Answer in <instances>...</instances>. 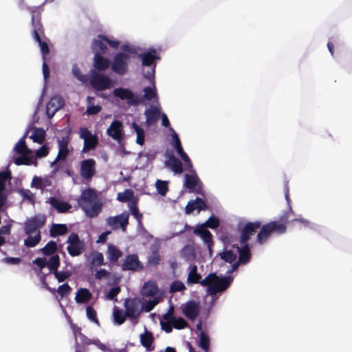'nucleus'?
<instances>
[{"instance_id":"49530a36","label":"nucleus","mask_w":352,"mask_h":352,"mask_svg":"<svg viewBox=\"0 0 352 352\" xmlns=\"http://www.w3.org/2000/svg\"><path fill=\"white\" fill-rule=\"evenodd\" d=\"M132 126L137 134L136 143L142 146L144 144V131L137 123L133 122Z\"/></svg>"},{"instance_id":"13d9d810","label":"nucleus","mask_w":352,"mask_h":352,"mask_svg":"<svg viewBox=\"0 0 352 352\" xmlns=\"http://www.w3.org/2000/svg\"><path fill=\"white\" fill-rule=\"evenodd\" d=\"M178 155L180 156V157L184 162L186 170L190 173L195 172L193 170L192 163L190 157H188V155L185 153V151H184Z\"/></svg>"},{"instance_id":"5fc2aeb1","label":"nucleus","mask_w":352,"mask_h":352,"mask_svg":"<svg viewBox=\"0 0 352 352\" xmlns=\"http://www.w3.org/2000/svg\"><path fill=\"white\" fill-rule=\"evenodd\" d=\"M155 186H156L157 192L160 195H161L162 196L166 195V194L168 190L167 182L157 179L155 182Z\"/></svg>"},{"instance_id":"412c9836","label":"nucleus","mask_w":352,"mask_h":352,"mask_svg":"<svg viewBox=\"0 0 352 352\" xmlns=\"http://www.w3.org/2000/svg\"><path fill=\"white\" fill-rule=\"evenodd\" d=\"M241 248H239L238 245H234L233 248H236L239 253V262L242 264H245L250 261L252 254L250 250L248 243H241Z\"/></svg>"},{"instance_id":"f8f14e48","label":"nucleus","mask_w":352,"mask_h":352,"mask_svg":"<svg viewBox=\"0 0 352 352\" xmlns=\"http://www.w3.org/2000/svg\"><path fill=\"white\" fill-rule=\"evenodd\" d=\"M262 223L259 221L254 222H248L245 226L239 229L240 234V243H248L250 236L254 234L258 229L261 226Z\"/></svg>"},{"instance_id":"0eeeda50","label":"nucleus","mask_w":352,"mask_h":352,"mask_svg":"<svg viewBox=\"0 0 352 352\" xmlns=\"http://www.w3.org/2000/svg\"><path fill=\"white\" fill-rule=\"evenodd\" d=\"M129 55L124 52L117 53L111 63V70L119 76H124L129 69Z\"/></svg>"},{"instance_id":"6e6552de","label":"nucleus","mask_w":352,"mask_h":352,"mask_svg":"<svg viewBox=\"0 0 352 352\" xmlns=\"http://www.w3.org/2000/svg\"><path fill=\"white\" fill-rule=\"evenodd\" d=\"M67 243H69L67 250L71 256H79L85 251V244L76 233L70 234Z\"/></svg>"},{"instance_id":"7ed1b4c3","label":"nucleus","mask_w":352,"mask_h":352,"mask_svg":"<svg viewBox=\"0 0 352 352\" xmlns=\"http://www.w3.org/2000/svg\"><path fill=\"white\" fill-rule=\"evenodd\" d=\"M46 222L44 215L36 214L30 219H27L24 223V230L28 235L24 240V245L28 248L36 246L41 241V232L40 229L43 228Z\"/></svg>"},{"instance_id":"c756f323","label":"nucleus","mask_w":352,"mask_h":352,"mask_svg":"<svg viewBox=\"0 0 352 352\" xmlns=\"http://www.w3.org/2000/svg\"><path fill=\"white\" fill-rule=\"evenodd\" d=\"M122 254V252L116 245L112 244L108 245L107 256L111 263L117 262Z\"/></svg>"},{"instance_id":"680f3d73","label":"nucleus","mask_w":352,"mask_h":352,"mask_svg":"<svg viewBox=\"0 0 352 352\" xmlns=\"http://www.w3.org/2000/svg\"><path fill=\"white\" fill-rule=\"evenodd\" d=\"M204 228H209L211 229H215L219 226V219L214 216H211L204 224Z\"/></svg>"},{"instance_id":"aec40b11","label":"nucleus","mask_w":352,"mask_h":352,"mask_svg":"<svg viewBox=\"0 0 352 352\" xmlns=\"http://www.w3.org/2000/svg\"><path fill=\"white\" fill-rule=\"evenodd\" d=\"M91 206H89V204H81V208L85 211L87 216L93 218L97 217L101 212L102 204L99 201L91 203Z\"/></svg>"},{"instance_id":"bb28decb","label":"nucleus","mask_w":352,"mask_h":352,"mask_svg":"<svg viewBox=\"0 0 352 352\" xmlns=\"http://www.w3.org/2000/svg\"><path fill=\"white\" fill-rule=\"evenodd\" d=\"M158 291V287L155 282L148 281L144 284L141 289V294L146 297L154 296Z\"/></svg>"},{"instance_id":"423d86ee","label":"nucleus","mask_w":352,"mask_h":352,"mask_svg":"<svg viewBox=\"0 0 352 352\" xmlns=\"http://www.w3.org/2000/svg\"><path fill=\"white\" fill-rule=\"evenodd\" d=\"M138 58L142 60L143 66H153L151 71L147 72L144 74V78L148 80H153L155 78V72L156 64L155 60L160 59V56L157 54L155 50H150L149 51L140 54Z\"/></svg>"},{"instance_id":"4c0bfd02","label":"nucleus","mask_w":352,"mask_h":352,"mask_svg":"<svg viewBox=\"0 0 352 352\" xmlns=\"http://www.w3.org/2000/svg\"><path fill=\"white\" fill-rule=\"evenodd\" d=\"M46 133L43 128H34L30 138L38 144H43L45 140Z\"/></svg>"},{"instance_id":"4d7b16f0","label":"nucleus","mask_w":352,"mask_h":352,"mask_svg":"<svg viewBox=\"0 0 352 352\" xmlns=\"http://www.w3.org/2000/svg\"><path fill=\"white\" fill-rule=\"evenodd\" d=\"M219 255L222 260L229 263L234 262L236 258V254H234L232 250H226Z\"/></svg>"},{"instance_id":"2eb2a0df","label":"nucleus","mask_w":352,"mask_h":352,"mask_svg":"<svg viewBox=\"0 0 352 352\" xmlns=\"http://www.w3.org/2000/svg\"><path fill=\"white\" fill-rule=\"evenodd\" d=\"M121 268L123 271L137 272L142 270L143 268L141 262L137 254H129L126 256L122 264Z\"/></svg>"},{"instance_id":"e2e57ef3","label":"nucleus","mask_w":352,"mask_h":352,"mask_svg":"<svg viewBox=\"0 0 352 352\" xmlns=\"http://www.w3.org/2000/svg\"><path fill=\"white\" fill-rule=\"evenodd\" d=\"M217 279V275L216 273H210L207 276L205 277L202 280H200V283L202 286H208L213 285L214 280Z\"/></svg>"},{"instance_id":"1a4fd4ad","label":"nucleus","mask_w":352,"mask_h":352,"mask_svg":"<svg viewBox=\"0 0 352 352\" xmlns=\"http://www.w3.org/2000/svg\"><path fill=\"white\" fill-rule=\"evenodd\" d=\"M233 281V278L230 276L224 277H219L217 276V279L214 280L213 285H210L207 289V292L211 296L216 295L226 291L231 285Z\"/></svg>"},{"instance_id":"8fccbe9b","label":"nucleus","mask_w":352,"mask_h":352,"mask_svg":"<svg viewBox=\"0 0 352 352\" xmlns=\"http://www.w3.org/2000/svg\"><path fill=\"white\" fill-rule=\"evenodd\" d=\"M91 267L101 266L104 264V256L101 252H96L92 254Z\"/></svg>"},{"instance_id":"a878e982","label":"nucleus","mask_w":352,"mask_h":352,"mask_svg":"<svg viewBox=\"0 0 352 352\" xmlns=\"http://www.w3.org/2000/svg\"><path fill=\"white\" fill-rule=\"evenodd\" d=\"M49 203L58 212L64 213L67 212L71 208V205L67 202L60 201L56 197H52L49 199Z\"/></svg>"},{"instance_id":"f704fd0d","label":"nucleus","mask_w":352,"mask_h":352,"mask_svg":"<svg viewBox=\"0 0 352 352\" xmlns=\"http://www.w3.org/2000/svg\"><path fill=\"white\" fill-rule=\"evenodd\" d=\"M182 258L187 261H192L196 258L195 249L192 245H186L180 251Z\"/></svg>"},{"instance_id":"4468645a","label":"nucleus","mask_w":352,"mask_h":352,"mask_svg":"<svg viewBox=\"0 0 352 352\" xmlns=\"http://www.w3.org/2000/svg\"><path fill=\"white\" fill-rule=\"evenodd\" d=\"M107 134L120 143L124 136L122 122L118 120H113L107 129Z\"/></svg>"},{"instance_id":"09e8293b","label":"nucleus","mask_w":352,"mask_h":352,"mask_svg":"<svg viewBox=\"0 0 352 352\" xmlns=\"http://www.w3.org/2000/svg\"><path fill=\"white\" fill-rule=\"evenodd\" d=\"M33 158L30 154L19 155L14 160L16 165H30L32 163Z\"/></svg>"},{"instance_id":"864d4df0","label":"nucleus","mask_w":352,"mask_h":352,"mask_svg":"<svg viewBox=\"0 0 352 352\" xmlns=\"http://www.w3.org/2000/svg\"><path fill=\"white\" fill-rule=\"evenodd\" d=\"M199 346L206 351H208L209 349L210 340L204 332H201L199 335Z\"/></svg>"},{"instance_id":"ea45409f","label":"nucleus","mask_w":352,"mask_h":352,"mask_svg":"<svg viewBox=\"0 0 352 352\" xmlns=\"http://www.w3.org/2000/svg\"><path fill=\"white\" fill-rule=\"evenodd\" d=\"M113 317L115 323L118 325L122 324L126 321V318H128L125 311L124 312L122 309L116 306L114 307L113 309Z\"/></svg>"},{"instance_id":"f257e3e1","label":"nucleus","mask_w":352,"mask_h":352,"mask_svg":"<svg viewBox=\"0 0 352 352\" xmlns=\"http://www.w3.org/2000/svg\"><path fill=\"white\" fill-rule=\"evenodd\" d=\"M43 3L38 6H29L28 10L32 14V36L38 43L43 57V74L46 80L50 76V69L47 63V55L50 52V48L45 36L43 25L41 23V13L43 11Z\"/></svg>"},{"instance_id":"603ef678","label":"nucleus","mask_w":352,"mask_h":352,"mask_svg":"<svg viewBox=\"0 0 352 352\" xmlns=\"http://www.w3.org/2000/svg\"><path fill=\"white\" fill-rule=\"evenodd\" d=\"M129 208L133 216L139 221L141 222L142 219V214L140 212L139 209L138 208V202L137 201H132L129 204Z\"/></svg>"},{"instance_id":"79ce46f5","label":"nucleus","mask_w":352,"mask_h":352,"mask_svg":"<svg viewBox=\"0 0 352 352\" xmlns=\"http://www.w3.org/2000/svg\"><path fill=\"white\" fill-rule=\"evenodd\" d=\"M87 108L86 110V113L89 116L96 115L98 114L102 109L101 106L100 105H94V98L91 96H87Z\"/></svg>"},{"instance_id":"9d476101","label":"nucleus","mask_w":352,"mask_h":352,"mask_svg":"<svg viewBox=\"0 0 352 352\" xmlns=\"http://www.w3.org/2000/svg\"><path fill=\"white\" fill-rule=\"evenodd\" d=\"M129 214L123 212L115 217H109L106 219L107 225L113 230L120 228L123 232H126L129 225Z\"/></svg>"},{"instance_id":"4be33fe9","label":"nucleus","mask_w":352,"mask_h":352,"mask_svg":"<svg viewBox=\"0 0 352 352\" xmlns=\"http://www.w3.org/2000/svg\"><path fill=\"white\" fill-rule=\"evenodd\" d=\"M168 160L166 162V166L171 169L175 174H182L184 172L182 162L176 158L173 154L168 155Z\"/></svg>"},{"instance_id":"20e7f679","label":"nucleus","mask_w":352,"mask_h":352,"mask_svg":"<svg viewBox=\"0 0 352 352\" xmlns=\"http://www.w3.org/2000/svg\"><path fill=\"white\" fill-rule=\"evenodd\" d=\"M141 304V300L138 298H129L124 302L125 313L134 324L138 323V318L142 311Z\"/></svg>"},{"instance_id":"5701e85b","label":"nucleus","mask_w":352,"mask_h":352,"mask_svg":"<svg viewBox=\"0 0 352 352\" xmlns=\"http://www.w3.org/2000/svg\"><path fill=\"white\" fill-rule=\"evenodd\" d=\"M193 233L199 235L203 241L207 244L209 250H211L212 245V235L210 232L204 228V226H198L193 230Z\"/></svg>"},{"instance_id":"6e6d98bb","label":"nucleus","mask_w":352,"mask_h":352,"mask_svg":"<svg viewBox=\"0 0 352 352\" xmlns=\"http://www.w3.org/2000/svg\"><path fill=\"white\" fill-rule=\"evenodd\" d=\"M58 283H62L66 280L67 278H69L72 275V272L69 270L66 271H58L56 270L55 272L53 273Z\"/></svg>"},{"instance_id":"774afa93","label":"nucleus","mask_w":352,"mask_h":352,"mask_svg":"<svg viewBox=\"0 0 352 352\" xmlns=\"http://www.w3.org/2000/svg\"><path fill=\"white\" fill-rule=\"evenodd\" d=\"M10 178L11 175L9 171L0 172V192L4 190L6 182Z\"/></svg>"},{"instance_id":"58836bf2","label":"nucleus","mask_w":352,"mask_h":352,"mask_svg":"<svg viewBox=\"0 0 352 352\" xmlns=\"http://www.w3.org/2000/svg\"><path fill=\"white\" fill-rule=\"evenodd\" d=\"M27 136V133L23 136L22 138L16 144L14 150L19 155L30 154L31 150L28 148L25 144V138Z\"/></svg>"},{"instance_id":"9b49d317","label":"nucleus","mask_w":352,"mask_h":352,"mask_svg":"<svg viewBox=\"0 0 352 352\" xmlns=\"http://www.w3.org/2000/svg\"><path fill=\"white\" fill-rule=\"evenodd\" d=\"M96 162L95 160L90 158L83 160L80 165V175L85 180H90L96 173Z\"/></svg>"},{"instance_id":"7c9ffc66","label":"nucleus","mask_w":352,"mask_h":352,"mask_svg":"<svg viewBox=\"0 0 352 352\" xmlns=\"http://www.w3.org/2000/svg\"><path fill=\"white\" fill-rule=\"evenodd\" d=\"M146 116V123L148 126H150L154 123H155L160 116V113L159 109L157 107H152L151 109H146L144 112Z\"/></svg>"},{"instance_id":"393cba45","label":"nucleus","mask_w":352,"mask_h":352,"mask_svg":"<svg viewBox=\"0 0 352 352\" xmlns=\"http://www.w3.org/2000/svg\"><path fill=\"white\" fill-rule=\"evenodd\" d=\"M69 137H62L58 140V153L57 155V160H65L69 154L68 150Z\"/></svg>"},{"instance_id":"72a5a7b5","label":"nucleus","mask_w":352,"mask_h":352,"mask_svg":"<svg viewBox=\"0 0 352 352\" xmlns=\"http://www.w3.org/2000/svg\"><path fill=\"white\" fill-rule=\"evenodd\" d=\"M91 48L94 54H104L107 52V47L104 40L99 38L94 39L92 43Z\"/></svg>"},{"instance_id":"338daca9","label":"nucleus","mask_w":352,"mask_h":352,"mask_svg":"<svg viewBox=\"0 0 352 352\" xmlns=\"http://www.w3.org/2000/svg\"><path fill=\"white\" fill-rule=\"evenodd\" d=\"M186 289L185 285L180 280L173 281L170 287V292L175 293L177 292H182Z\"/></svg>"},{"instance_id":"c9c22d12","label":"nucleus","mask_w":352,"mask_h":352,"mask_svg":"<svg viewBox=\"0 0 352 352\" xmlns=\"http://www.w3.org/2000/svg\"><path fill=\"white\" fill-rule=\"evenodd\" d=\"M190 272L188 275V283L196 284L200 282L201 275L197 273V267L195 265H190Z\"/></svg>"},{"instance_id":"69168bd1","label":"nucleus","mask_w":352,"mask_h":352,"mask_svg":"<svg viewBox=\"0 0 352 352\" xmlns=\"http://www.w3.org/2000/svg\"><path fill=\"white\" fill-rule=\"evenodd\" d=\"M81 345H80V348L81 350H83V352H85L87 351L86 346L90 344H94V340L88 338L87 336H85L82 333H80L79 334Z\"/></svg>"},{"instance_id":"de8ad7c7","label":"nucleus","mask_w":352,"mask_h":352,"mask_svg":"<svg viewBox=\"0 0 352 352\" xmlns=\"http://www.w3.org/2000/svg\"><path fill=\"white\" fill-rule=\"evenodd\" d=\"M134 198L133 191L131 189H126L122 192H119L118 194L117 199L120 202H127L132 201Z\"/></svg>"},{"instance_id":"a18cd8bd","label":"nucleus","mask_w":352,"mask_h":352,"mask_svg":"<svg viewBox=\"0 0 352 352\" xmlns=\"http://www.w3.org/2000/svg\"><path fill=\"white\" fill-rule=\"evenodd\" d=\"M41 251L45 256H52L57 251V243L50 241L41 249Z\"/></svg>"},{"instance_id":"2f4dec72","label":"nucleus","mask_w":352,"mask_h":352,"mask_svg":"<svg viewBox=\"0 0 352 352\" xmlns=\"http://www.w3.org/2000/svg\"><path fill=\"white\" fill-rule=\"evenodd\" d=\"M154 341L153 333L147 330L140 335V342L142 345L146 349L147 351H153L154 347L152 344Z\"/></svg>"},{"instance_id":"a19ab883","label":"nucleus","mask_w":352,"mask_h":352,"mask_svg":"<svg viewBox=\"0 0 352 352\" xmlns=\"http://www.w3.org/2000/svg\"><path fill=\"white\" fill-rule=\"evenodd\" d=\"M98 144V138L96 135L89 136L87 139L84 140V146L82 152H87L94 149Z\"/></svg>"},{"instance_id":"ddd939ff","label":"nucleus","mask_w":352,"mask_h":352,"mask_svg":"<svg viewBox=\"0 0 352 352\" xmlns=\"http://www.w3.org/2000/svg\"><path fill=\"white\" fill-rule=\"evenodd\" d=\"M113 93L116 97L122 100H126L129 104L138 105L142 102V99H140L128 89L122 87L116 88L113 90Z\"/></svg>"},{"instance_id":"37998d69","label":"nucleus","mask_w":352,"mask_h":352,"mask_svg":"<svg viewBox=\"0 0 352 352\" xmlns=\"http://www.w3.org/2000/svg\"><path fill=\"white\" fill-rule=\"evenodd\" d=\"M198 181L199 178L196 175L186 174L184 185L190 192H192L195 189Z\"/></svg>"},{"instance_id":"dca6fc26","label":"nucleus","mask_w":352,"mask_h":352,"mask_svg":"<svg viewBox=\"0 0 352 352\" xmlns=\"http://www.w3.org/2000/svg\"><path fill=\"white\" fill-rule=\"evenodd\" d=\"M65 104V100L62 96H54L47 104L46 113L49 118H52L54 114Z\"/></svg>"},{"instance_id":"a211bd4d","label":"nucleus","mask_w":352,"mask_h":352,"mask_svg":"<svg viewBox=\"0 0 352 352\" xmlns=\"http://www.w3.org/2000/svg\"><path fill=\"white\" fill-rule=\"evenodd\" d=\"M195 209H197L199 211L206 210L207 209L206 201L200 197H197L195 200L189 201L186 206L185 212L187 214H190Z\"/></svg>"},{"instance_id":"0e129e2a","label":"nucleus","mask_w":352,"mask_h":352,"mask_svg":"<svg viewBox=\"0 0 352 352\" xmlns=\"http://www.w3.org/2000/svg\"><path fill=\"white\" fill-rule=\"evenodd\" d=\"M173 326L176 329H183L188 327V322L182 317L175 318L172 321Z\"/></svg>"},{"instance_id":"473e14b6","label":"nucleus","mask_w":352,"mask_h":352,"mask_svg":"<svg viewBox=\"0 0 352 352\" xmlns=\"http://www.w3.org/2000/svg\"><path fill=\"white\" fill-rule=\"evenodd\" d=\"M67 232L68 228L65 224L52 223L50 229V234L52 237L64 235Z\"/></svg>"},{"instance_id":"f03ea898","label":"nucleus","mask_w":352,"mask_h":352,"mask_svg":"<svg viewBox=\"0 0 352 352\" xmlns=\"http://www.w3.org/2000/svg\"><path fill=\"white\" fill-rule=\"evenodd\" d=\"M292 209L289 207V210L285 211L276 221H272L263 226L257 234L256 240L260 244L265 243L272 234L278 235L285 234L287 230V224L289 221L290 214Z\"/></svg>"},{"instance_id":"e433bc0d","label":"nucleus","mask_w":352,"mask_h":352,"mask_svg":"<svg viewBox=\"0 0 352 352\" xmlns=\"http://www.w3.org/2000/svg\"><path fill=\"white\" fill-rule=\"evenodd\" d=\"M153 85V87H146L144 88V95L143 98L146 100H151L157 98V90L155 85L154 78L153 80H149Z\"/></svg>"},{"instance_id":"3c124183","label":"nucleus","mask_w":352,"mask_h":352,"mask_svg":"<svg viewBox=\"0 0 352 352\" xmlns=\"http://www.w3.org/2000/svg\"><path fill=\"white\" fill-rule=\"evenodd\" d=\"M86 316L89 320L97 325H100V321L98 318L96 311L92 306L89 305L86 307Z\"/></svg>"},{"instance_id":"c03bdc74","label":"nucleus","mask_w":352,"mask_h":352,"mask_svg":"<svg viewBox=\"0 0 352 352\" xmlns=\"http://www.w3.org/2000/svg\"><path fill=\"white\" fill-rule=\"evenodd\" d=\"M60 257L58 254L52 255L49 258L48 261H47V267H48L51 273L55 272L56 270H58L59 266H60Z\"/></svg>"},{"instance_id":"bf43d9fd","label":"nucleus","mask_w":352,"mask_h":352,"mask_svg":"<svg viewBox=\"0 0 352 352\" xmlns=\"http://www.w3.org/2000/svg\"><path fill=\"white\" fill-rule=\"evenodd\" d=\"M178 155L180 156V157L184 162L186 170L190 173L195 172L193 170L192 163L190 157H188V155L185 153V151H184Z\"/></svg>"},{"instance_id":"6ab92c4d","label":"nucleus","mask_w":352,"mask_h":352,"mask_svg":"<svg viewBox=\"0 0 352 352\" xmlns=\"http://www.w3.org/2000/svg\"><path fill=\"white\" fill-rule=\"evenodd\" d=\"M98 200V195L96 190L93 188H87L84 190L80 197L78 203L79 206L81 208V204H89L94 202H96Z\"/></svg>"},{"instance_id":"c85d7f7f","label":"nucleus","mask_w":352,"mask_h":352,"mask_svg":"<svg viewBox=\"0 0 352 352\" xmlns=\"http://www.w3.org/2000/svg\"><path fill=\"white\" fill-rule=\"evenodd\" d=\"M92 298V294L87 288H80L77 290L75 300L77 303H87Z\"/></svg>"},{"instance_id":"b1692460","label":"nucleus","mask_w":352,"mask_h":352,"mask_svg":"<svg viewBox=\"0 0 352 352\" xmlns=\"http://www.w3.org/2000/svg\"><path fill=\"white\" fill-rule=\"evenodd\" d=\"M110 65L111 61L108 58L103 57L101 54H98V53L94 54V67L97 71H104Z\"/></svg>"},{"instance_id":"052dcab7","label":"nucleus","mask_w":352,"mask_h":352,"mask_svg":"<svg viewBox=\"0 0 352 352\" xmlns=\"http://www.w3.org/2000/svg\"><path fill=\"white\" fill-rule=\"evenodd\" d=\"M178 155L180 156V157L184 162L186 170L190 173L195 172L193 170L192 163L190 157H188V155L185 153V151H184Z\"/></svg>"},{"instance_id":"39448f33","label":"nucleus","mask_w":352,"mask_h":352,"mask_svg":"<svg viewBox=\"0 0 352 352\" xmlns=\"http://www.w3.org/2000/svg\"><path fill=\"white\" fill-rule=\"evenodd\" d=\"M90 74L89 82L96 91H104L113 85L111 79L108 76L96 70H91Z\"/></svg>"},{"instance_id":"f3484780","label":"nucleus","mask_w":352,"mask_h":352,"mask_svg":"<svg viewBox=\"0 0 352 352\" xmlns=\"http://www.w3.org/2000/svg\"><path fill=\"white\" fill-rule=\"evenodd\" d=\"M183 314L190 320H195L199 314V303L190 300L182 308Z\"/></svg>"},{"instance_id":"cd10ccee","label":"nucleus","mask_w":352,"mask_h":352,"mask_svg":"<svg viewBox=\"0 0 352 352\" xmlns=\"http://www.w3.org/2000/svg\"><path fill=\"white\" fill-rule=\"evenodd\" d=\"M44 283L45 285L46 289L48 291L54 294L57 292L60 296V299H63V298L67 296L72 290V288L67 283L60 285L56 290L55 289L51 288L47 283Z\"/></svg>"}]
</instances>
